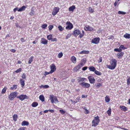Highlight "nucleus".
<instances>
[{
  "label": "nucleus",
  "mask_w": 130,
  "mask_h": 130,
  "mask_svg": "<svg viewBox=\"0 0 130 130\" xmlns=\"http://www.w3.org/2000/svg\"><path fill=\"white\" fill-rule=\"evenodd\" d=\"M117 60L115 59H112L110 62V65H107V67L108 68L111 70H113L115 69L117 65Z\"/></svg>",
  "instance_id": "f257e3e1"
},
{
  "label": "nucleus",
  "mask_w": 130,
  "mask_h": 130,
  "mask_svg": "<svg viewBox=\"0 0 130 130\" xmlns=\"http://www.w3.org/2000/svg\"><path fill=\"white\" fill-rule=\"evenodd\" d=\"M50 98L52 103H57L58 102V101L56 97L54 96V95H50Z\"/></svg>",
  "instance_id": "f03ea898"
},
{
  "label": "nucleus",
  "mask_w": 130,
  "mask_h": 130,
  "mask_svg": "<svg viewBox=\"0 0 130 130\" xmlns=\"http://www.w3.org/2000/svg\"><path fill=\"white\" fill-rule=\"evenodd\" d=\"M99 121L100 120L98 116H97L95 117L94 119L92 121V126H96L98 124Z\"/></svg>",
  "instance_id": "7ed1b4c3"
},
{
  "label": "nucleus",
  "mask_w": 130,
  "mask_h": 130,
  "mask_svg": "<svg viewBox=\"0 0 130 130\" xmlns=\"http://www.w3.org/2000/svg\"><path fill=\"white\" fill-rule=\"evenodd\" d=\"M18 93L17 92H14L11 93L9 96V98L11 100H12L17 95Z\"/></svg>",
  "instance_id": "20e7f679"
},
{
  "label": "nucleus",
  "mask_w": 130,
  "mask_h": 130,
  "mask_svg": "<svg viewBox=\"0 0 130 130\" xmlns=\"http://www.w3.org/2000/svg\"><path fill=\"white\" fill-rule=\"evenodd\" d=\"M17 98L20 99L21 101L25 99H27L28 98V97L26 95H21L17 97Z\"/></svg>",
  "instance_id": "39448f33"
},
{
  "label": "nucleus",
  "mask_w": 130,
  "mask_h": 130,
  "mask_svg": "<svg viewBox=\"0 0 130 130\" xmlns=\"http://www.w3.org/2000/svg\"><path fill=\"white\" fill-rule=\"evenodd\" d=\"M67 26L66 27V28L68 30H70L73 27L72 24L69 22H67L66 23Z\"/></svg>",
  "instance_id": "423d86ee"
},
{
  "label": "nucleus",
  "mask_w": 130,
  "mask_h": 130,
  "mask_svg": "<svg viewBox=\"0 0 130 130\" xmlns=\"http://www.w3.org/2000/svg\"><path fill=\"white\" fill-rule=\"evenodd\" d=\"M79 85L83 87L86 88H88L90 86L89 84L85 83V82L81 83H79Z\"/></svg>",
  "instance_id": "0eeeda50"
},
{
  "label": "nucleus",
  "mask_w": 130,
  "mask_h": 130,
  "mask_svg": "<svg viewBox=\"0 0 130 130\" xmlns=\"http://www.w3.org/2000/svg\"><path fill=\"white\" fill-rule=\"evenodd\" d=\"M100 40L99 38H95L92 40L91 42L94 44H97L99 43Z\"/></svg>",
  "instance_id": "6e6552de"
},
{
  "label": "nucleus",
  "mask_w": 130,
  "mask_h": 130,
  "mask_svg": "<svg viewBox=\"0 0 130 130\" xmlns=\"http://www.w3.org/2000/svg\"><path fill=\"white\" fill-rule=\"evenodd\" d=\"M88 78L89 80L90 83L91 84H93L94 83L95 79L92 76H88Z\"/></svg>",
  "instance_id": "1a4fd4ad"
},
{
  "label": "nucleus",
  "mask_w": 130,
  "mask_h": 130,
  "mask_svg": "<svg viewBox=\"0 0 130 130\" xmlns=\"http://www.w3.org/2000/svg\"><path fill=\"white\" fill-rule=\"evenodd\" d=\"M84 29L86 31L89 30L91 31L93 29V27L87 25L85 26L84 28Z\"/></svg>",
  "instance_id": "9d476101"
},
{
  "label": "nucleus",
  "mask_w": 130,
  "mask_h": 130,
  "mask_svg": "<svg viewBox=\"0 0 130 130\" xmlns=\"http://www.w3.org/2000/svg\"><path fill=\"white\" fill-rule=\"evenodd\" d=\"M52 65L50 66L51 70L50 71L51 73H52L56 70V66L54 64H52Z\"/></svg>",
  "instance_id": "9b49d317"
},
{
  "label": "nucleus",
  "mask_w": 130,
  "mask_h": 130,
  "mask_svg": "<svg viewBox=\"0 0 130 130\" xmlns=\"http://www.w3.org/2000/svg\"><path fill=\"white\" fill-rule=\"evenodd\" d=\"M80 33V31L78 29H76L74 30L73 35L76 36L79 34Z\"/></svg>",
  "instance_id": "f8f14e48"
},
{
  "label": "nucleus",
  "mask_w": 130,
  "mask_h": 130,
  "mask_svg": "<svg viewBox=\"0 0 130 130\" xmlns=\"http://www.w3.org/2000/svg\"><path fill=\"white\" fill-rule=\"evenodd\" d=\"M59 10V9H54L53 11L52 12V14L53 15H55Z\"/></svg>",
  "instance_id": "ddd939ff"
},
{
  "label": "nucleus",
  "mask_w": 130,
  "mask_h": 130,
  "mask_svg": "<svg viewBox=\"0 0 130 130\" xmlns=\"http://www.w3.org/2000/svg\"><path fill=\"white\" fill-rule=\"evenodd\" d=\"M78 80L79 82H84V81H86V79L84 78L79 77L78 79Z\"/></svg>",
  "instance_id": "4468645a"
},
{
  "label": "nucleus",
  "mask_w": 130,
  "mask_h": 130,
  "mask_svg": "<svg viewBox=\"0 0 130 130\" xmlns=\"http://www.w3.org/2000/svg\"><path fill=\"white\" fill-rule=\"evenodd\" d=\"M86 61V60L85 59H83L81 60V62L79 64L81 65V66H83L84 65Z\"/></svg>",
  "instance_id": "2eb2a0df"
},
{
  "label": "nucleus",
  "mask_w": 130,
  "mask_h": 130,
  "mask_svg": "<svg viewBox=\"0 0 130 130\" xmlns=\"http://www.w3.org/2000/svg\"><path fill=\"white\" fill-rule=\"evenodd\" d=\"M20 82L21 85H22V86L23 87L25 85L24 80L23 79L21 78L20 80Z\"/></svg>",
  "instance_id": "dca6fc26"
},
{
  "label": "nucleus",
  "mask_w": 130,
  "mask_h": 130,
  "mask_svg": "<svg viewBox=\"0 0 130 130\" xmlns=\"http://www.w3.org/2000/svg\"><path fill=\"white\" fill-rule=\"evenodd\" d=\"M82 67V66H81V65L79 63L77 67L74 68V69L75 71H77V70L79 69Z\"/></svg>",
  "instance_id": "f3484780"
},
{
  "label": "nucleus",
  "mask_w": 130,
  "mask_h": 130,
  "mask_svg": "<svg viewBox=\"0 0 130 130\" xmlns=\"http://www.w3.org/2000/svg\"><path fill=\"white\" fill-rule=\"evenodd\" d=\"M124 54V53L123 52H121L120 53H118L117 54V56L118 58L120 59Z\"/></svg>",
  "instance_id": "a211bd4d"
},
{
  "label": "nucleus",
  "mask_w": 130,
  "mask_h": 130,
  "mask_svg": "<svg viewBox=\"0 0 130 130\" xmlns=\"http://www.w3.org/2000/svg\"><path fill=\"white\" fill-rule=\"evenodd\" d=\"M41 43L44 44H46L47 43V41L45 39H42L41 40Z\"/></svg>",
  "instance_id": "6ab92c4d"
},
{
  "label": "nucleus",
  "mask_w": 130,
  "mask_h": 130,
  "mask_svg": "<svg viewBox=\"0 0 130 130\" xmlns=\"http://www.w3.org/2000/svg\"><path fill=\"white\" fill-rule=\"evenodd\" d=\"M21 125L22 126H28L29 125V123L26 121H24L22 122Z\"/></svg>",
  "instance_id": "aec40b11"
},
{
  "label": "nucleus",
  "mask_w": 130,
  "mask_h": 130,
  "mask_svg": "<svg viewBox=\"0 0 130 130\" xmlns=\"http://www.w3.org/2000/svg\"><path fill=\"white\" fill-rule=\"evenodd\" d=\"M89 69L90 71L93 72H94L95 70V69L93 66H90L89 67Z\"/></svg>",
  "instance_id": "412c9836"
},
{
  "label": "nucleus",
  "mask_w": 130,
  "mask_h": 130,
  "mask_svg": "<svg viewBox=\"0 0 130 130\" xmlns=\"http://www.w3.org/2000/svg\"><path fill=\"white\" fill-rule=\"evenodd\" d=\"M34 57L33 56H31L29 58V60L28 61L29 64H30L32 62L33 60Z\"/></svg>",
  "instance_id": "4be33fe9"
},
{
  "label": "nucleus",
  "mask_w": 130,
  "mask_h": 130,
  "mask_svg": "<svg viewBox=\"0 0 130 130\" xmlns=\"http://www.w3.org/2000/svg\"><path fill=\"white\" fill-rule=\"evenodd\" d=\"M124 37L126 38H130V34L126 33L124 35Z\"/></svg>",
  "instance_id": "5701e85b"
},
{
  "label": "nucleus",
  "mask_w": 130,
  "mask_h": 130,
  "mask_svg": "<svg viewBox=\"0 0 130 130\" xmlns=\"http://www.w3.org/2000/svg\"><path fill=\"white\" fill-rule=\"evenodd\" d=\"M39 99L42 102H43L44 101V98L43 95H40L39 96Z\"/></svg>",
  "instance_id": "b1692460"
},
{
  "label": "nucleus",
  "mask_w": 130,
  "mask_h": 130,
  "mask_svg": "<svg viewBox=\"0 0 130 130\" xmlns=\"http://www.w3.org/2000/svg\"><path fill=\"white\" fill-rule=\"evenodd\" d=\"M38 105V104L37 102H34L32 104L31 106L34 107H36Z\"/></svg>",
  "instance_id": "393cba45"
},
{
  "label": "nucleus",
  "mask_w": 130,
  "mask_h": 130,
  "mask_svg": "<svg viewBox=\"0 0 130 130\" xmlns=\"http://www.w3.org/2000/svg\"><path fill=\"white\" fill-rule=\"evenodd\" d=\"M120 107L122 110H123L124 111H125L127 110L126 108L124 106H120Z\"/></svg>",
  "instance_id": "a878e982"
},
{
  "label": "nucleus",
  "mask_w": 130,
  "mask_h": 130,
  "mask_svg": "<svg viewBox=\"0 0 130 130\" xmlns=\"http://www.w3.org/2000/svg\"><path fill=\"white\" fill-rule=\"evenodd\" d=\"M71 60L73 63H75L76 62V59L74 56H73L72 57Z\"/></svg>",
  "instance_id": "bb28decb"
},
{
  "label": "nucleus",
  "mask_w": 130,
  "mask_h": 130,
  "mask_svg": "<svg viewBox=\"0 0 130 130\" xmlns=\"http://www.w3.org/2000/svg\"><path fill=\"white\" fill-rule=\"evenodd\" d=\"M53 37V36L52 35H50L47 36V38L48 40H51Z\"/></svg>",
  "instance_id": "cd10ccee"
},
{
  "label": "nucleus",
  "mask_w": 130,
  "mask_h": 130,
  "mask_svg": "<svg viewBox=\"0 0 130 130\" xmlns=\"http://www.w3.org/2000/svg\"><path fill=\"white\" fill-rule=\"evenodd\" d=\"M89 52L88 51H86L85 50H83L80 53V54H88L89 53Z\"/></svg>",
  "instance_id": "c85d7f7f"
},
{
  "label": "nucleus",
  "mask_w": 130,
  "mask_h": 130,
  "mask_svg": "<svg viewBox=\"0 0 130 130\" xmlns=\"http://www.w3.org/2000/svg\"><path fill=\"white\" fill-rule=\"evenodd\" d=\"M17 87V85H14L13 86V87H11L10 89L11 90H13L14 89H16Z\"/></svg>",
  "instance_id": "c756f323"
},
{
  "label": "nucleus",
  "mask_w": 130,
  "mask_h": 130,
  "mask_svg": "<svg viewBox=\"0 0 130 130\" xmlns=\"http://www.w3.org/2000/svg\"><path fill=\"white\" fill-rule=\"evenodd\" d=\"M95 73L98 75H101V73L97 70H95L94 71Z\"/></svg>",
  "instance_id": "7c9ffc66"
},
{
  "label": "nucleus",
  "mask_w": 130,
  "mask_h": 130,
  "mask_svg": "<svg viewBox=\"0 0 130 130\" xmlns=\"http://www.w3.org/2000/svg\"><path fill=\"white\" fill-rule=\"evenodd\" d=\"M121 51L122 50H124L126 48L125 47H124L123 45H121L119 47Z\"/></svg>",
  "instance_id": "2f4dec72"
},
{
  "label": "nucleus",
  "mask_w": 130,
  "mask_h": 130,
  "mask_svg": "<svg viewBox=\"0 0 130 130\" xmlns=\"http://www.w3.org/2000/svg\"><path fill=\"white\" fill-rule=\"evenodd\" d=\"M58 28L59 30L62 31L64 30V28L62 27L61 26L59 25L58 27Z\"/></svg>",
  "instance_id": "473e14b6"
},
{
  "label": "nucleus",
  "mask_w": 130,
  "mask_h": 130,
  "mask_svg": "<svg viewBox=\"0 0 130 130\" xmlns=\"http://www.w3.org/2000/svg\"><path fill=\"white\" fill-rule=\"evenodd\" d=\"M17 118V115H14L13 116V120L15 121H16Z\"/></svg>",
  "instance_id": "72a5a7b5"
},
{
  "label": "nucleus",
  "mask_w": 130,
  "mask_h": 130,
  "mask_svg": "<svg viewBox=\"0 0 130 130\" xmlns=\"http://www.w3.org/2000/svg\"><path fill=\"white\" fill-rule=\"evenodd\" d=\"M118 13L119 14H122L123 15L125 14L126 13V12H124L123 11H119L118 12Z\"/></svg>",
  "instance_id": "f704fd0d"
},
{
  "label": "nucleus",
  "mask_w": 130,
  "mask_h": 130,
  "mask_svg": "<svg viewBox=\"0 0 130 130\" xmlns=\"http://www.w3.org/2000/svg\"><path fill=\"white\" fill-rule=\"evenodd\" d=\"M7 89V88L6 87H4L2 90V94L4 93L6 91V89Z\"/></svg>",
  "instance_id": "c9c22d12"
},
{
  "label": "nucleus",
  "mask_w": 130,
  "mask_h": 130,
  "mask_svg": "<svg viewBox=\"0 0 130 130\" xmlns=\"http://www.w3.org/2000/svg\"><path fill=\"white\" fill-rule=\"evenodd\" d=\"M130 77H128L127 79V84L128 85H129L130 84Z\"/></svg>",
  "instance_id": "e433bc0d"
},
{
  "label": "nucleus",
  "mask_w": 130,
  "mask_h": 130,
  "mask_svg": "<svg viewBox=\"0 0 130 130\" xmlns=\"http://www.w3.org/2000/svg\"><path fill=\"white\" fill-rule=\"evenodd\" d=\"M105 101L107 102H108L110 101V99L108 97L106 96L105 97Z\"/></svg>",
  "instance_id": "4c0bfd02"
},
{
  "label": "nucleus",
  "mask_w": 130,
  "mask_h": 130,
  "mask_svg": "<svg viewBox=\"0 0 130 130\" xmlns=\"http://www.w3.org/2000/svg\"><path fill=\"white\" fill-rule=\"evenodd\" d=\"M111 110L110 108L107 111V113L108 114L109 116H110L111 114Z\"/></svg>",
  "instance_id": "58836bf2"
},
{
  "label": "nucleus",
  "mask_w": 130,
  "mask_h": 130,
  "mask_svg": "<svg viewBox=\"0 0 130 130\" xmlns=\"http://www.w3.org/2000/svg\"><path fill=\"white\" fill-rule=\"evenodd\" d=\"M30 14L31 15H34L35 14V13L33 10H31Z\"/></svg>",
  "instance_id": "ea45409f"
},
{
  "label": "nucleus",
  "mask_w": 130,
  "mask_h": 130,
  "mask_svg": "<svg viewBox=\"0 0 130 130\" xmlns=\"http://www.w3.org/2000/svg\"><path fill=\"white\" fill-rule=\"evenodd\" d=\"M42 87L44 88H46L49 87V86L47 85H46L44 86L41 85L40 86V88H42Z\"/></svg>",
  "instance_id": "a19ab883"
},
{
  "label": "nucleus",
  "mask_w": 130,
  "mask_h": 130,
  "mask_svg": "<svg viewBox=\"0 0 130 130\" xmlns=\"http://www.w3.org/2000/svg\"><path fill=\"white\" fill-rule=\"evenodd\" d=\"M62 56H63V54H62V53L61 52V53H59L58 54V57L59 58H61V57H62Z\"/></svg>",
  "instance_id": "79ce46f5"
},
{
  "label": "nucleus",
  "mask_w": 130,
  "mask_h": 130,
  "mask_svg": "<svg viewBox=\"0 0 130 130\" xmlns=\"http://www.w3.org/2000/svg\"><path fill=\"white\" fill-rule=\"evenodd\" d=\"M47 24H44L42 25L41 27L42 28L45 29L47 27Z\"/></svg>",
  "instance_id": "37998d69"
},
{
  "label": "nucleus",
  "mask_w": 130,
  "mask_h": 130,
  "mask_svg": "<svg viewBox=\"0 0 130 130\" xmlns=\"http://www.w3.org/2000/svg\"><path fill=\"white\" fill-rule=\"evenodd\" d=\"M53 25H50L48 27V29L50 30H51L53 28Z\"/></svg>",
  "instance_id": "c03bdc74"
},
{
  "label": "nucleus",
  "mask_w": 130,
  "mask_h": 130,
  "mask_svg": "<svg viewBox=\"0 0 130 130\" xmlns=\"http://www.w3.org/2000/svg\"><path fill=\"white\" fill-rule=\"evenodd\" d=\"M114 51L116 52H119L121 51L120 49L119 48V49L118 48H115L114 49Z\"/></svg>",
  "instance_id": "a18cd8bd"
},
{
  "label": "nucleus",
  "mask_w": 130,
  "mask_h": 130,
  "mask_svg": "<svg viewBox=\"0 0 130 130\" xmlns=\"http://www.w3.org/2000/svg\"><path fill=\"white\" fill-rule=\"evenodd\" d=\"M84 109L85 110V111L86 112L85 113L86 114H88L89 113V112L87 109L86 107H85L84 108Z\"/></svg>",
  "instance_id": "49530a36"
},
{
  "label": "nucleus",
  "mask_w": 130,
  "mask_h": 130,
  "mask_svg": "<svg viewBox=\"0 0 130 130\" xmlns=\"http://www.w3.org/2000/svg\"><path fill=\"white\" fill-rule=\"evenodd\" d=\"M21 68H20L16 70L15 71V72L16 73H19L21 72Z\"/></svg>",
  "instance_id": "de8ad7c7"
},
{
  "label": "nucleus",
  "mask_w": 130,
  "mask_h": 130,
  "mask_svg": "<svg viewBox=\"0 0 130 130\" xmlns=\"http://www.w3.org/2000/svg\"><path fill=\"white\" fill-rule=\"evenodd\" d=\"M89 11L91 13H92L94 11L93 9H89Z\"/></svg>",
  "instance_id": "09e8293b"
},
{
  "label": "nucleus",
  "mask_w": 130,
  "mask_h": 130,
  "mask_svg": "<svg viewBox=\"0 0 130 130\" xmlns=\"http://www.w3.org/2000/svg\"><path fill=\"white\" fill-rule=\"evenodd\" d=\"M102 61V57H100L99 58V60H98L99 63L101 62Z\"/></svg>",
  "instance_id": "8fccbe9b"
},
{
  "label": "nucleus",
  "mask_w": 130,
  "mask_h": 130,
  "mask_svg": "<svg viewBox=\"0 0 130 130\" xmlns=\"http://www.w3.org/2000/svg\"><path fill=\"white\" fill-rule=\"evenodd\" d=\"M102 85V84L100 83H98L97 84V85H96V87H101Z\"/></svg>",
  "instance_id": "3c124183"
},
{
  "label": "nucleus",
  "mask_w": 130,
  "mask_h": 130,
  "mask_svg": "<svg viewBox=\"0 0 130 130\" xmlns=\"http://www.w3.org/2000/svg\"><path fill=\"white\" fill-rule=\"evenodd\" d=\"M59 111L62 114H63L65 112V111H64V110H59Z\"/></svg>",
  "instance_id": "603ef678"
},
{
  "label": "nucleus",
  "mask_w": 130,
  "mask_h": 130,
  "mask_svg": "<svg viewBox=\"0 0 130 130\" xmlns=\"http://www.w3.org/2000/svg\"><path fill=\"white\" fill-rule=\"evenodd\" d=\"M25 9H18V11H24L25 10Z\"/></svg>",
  "instance_id": "864d4df0"
},
{
  "label": "nucleus",
  "mask_w": 130,
  "mask_h": 130,
  "mask_svg": "<svg viewBox=\"0 0 130 130\" xmlns=\"http://www.w3.org/2000/svg\"><path fill=\"white\" fill-rule=\"evenodd\" d=\"M87 68V67H83L82 69V70L83 71H85L86 70Z\"/></svg>",
  "instance_id": "5fc2aeb1"
},
{
  "label": "nucleus",
  "mask_w": 130,
  "mask_h": 130,
  "mask_svg": "<svg viewBox=\"0 0 130 130\" xmlns=\"http://www.w3.org/2000/svg\"><path fill=\"white\" fill-rule=\"evenodd\" d=\"M25 127H21L18 130H25Z\"/></svg>",
  "instance_id": "6e6d98bb"
},
{
  "label": "nucleus",
  "mask_w": 130,
  "mask_h": 130,
  "mask_svg": "<svg viewBox=\"0 0 130 130\" xmlns=\"http://www.w3.org/2000/svg\"><path fill=\"white\" fill-rule=\"evenodd\" d=\"M22 77L23 79H25L26 78V74H25L24 73L23 74Z\"/></svg>",
  "instance_id": "4d7b16f0"
},
{
  "label": "nucleus",
  "mask_w": 130,
  "mask_h": 130,
  "mask_svg": "<svg viewBox=\"0 0 130 130\" xmlns=\"http://www.w3.org/2000/svg\"><path fill=\"white\" fill-rule=\"evenodd\" d=\"M84 35V34H83V33L80 34V35H79V37H80V38H81L83 37Z\"/></svg>",
  "instance_id": "13d9d810"
},
{
  "label": "nucleus",
  "mask_w": 130,
  "mask_h": 130,
  "mask_svg": "<svg viewBox=\"0 0 130 130\" xmlns=\"http://www.w3.org/2000/svg\"><path fill=\"white\" fill-rule=\"evenodd\" d=\"M51 73H50V72H45V74L44 75H47L48 74H50Z\"/></svg>",
  "instance_id": "bf43d9fd"
},
{
  "label": "nucleus",
  "mask_w": 130,
  "mask_h": 130,
  "mask_svg": "<svg viewBox=\"0 0 130 130\" xmlns=\"http://www.w3.org/2000/svg\"><path fill=\"white\" fill-rule=\"evenodd\" d=\"M51 41H57V39L56 38L53 39L52 38Z\"/></svg>",
  "instance_id": "052dcab7"
},
{
  "label": "nucleus",
  "mask_w": 130,
  "mask_h": 130,
  "mask_svg": "<svg viewBox=\"0 0 130 130\" xmlns=\"http://www.w3.org/2000/svg\"><path fill=\"white\" fill-rule=\"evenodd\" d=\"M21 42H25V40H24L23 38H22L21 39Z\"/></svg>",
  "instance_id": "680f3d73"
},
{
  "label": "nucleus",
  "mask_w": 130,
  "mask_h": 130,
  "mask_svg": "<svg viewBox=\"0 0 130 130\" xmlns=\"http://www.w3.org/2000/svg\"><path fill=\"white\" fill-rule=\"evenodd\" d=\"M69 10L70 11H71L72 12H73V11L74 9H69Z\"/></svg>",
  "instance_id": "e2e57ef3"
},
{
  "label": "nucleus",
  "mask_w": 130,
  "mask_h": 130,
  "mask_svg": "<svg viewBox=\"0 0 130 130\" xmlns=\"http://www.w3.org/2000/svg\"><path fill=\"white\" fill-rule=\"evenodd\" d=\"M11 52H12L13 53H14L15 51V50L14 49H12L11 50Z\"/></svg>",
  "instance_id": "0e129e2a"
},
{
  "label": "nucleus",
  "mask_w": 130,
  "mask_h": 130,
  "mask_svg": "<svg viewBox=\"0 0 130 130\" xmlns=\"http://www.w3.org/2000/svg\"><path fill=\"white\" fill-rule=\"evenodd\" d=\"M114 38L112 36H110V37H109V38L108 39H113Z\"/></svg>",
  "instance_id": "69168bd1"
},
{
  "label": "nucleus",
  "mask_w": 130,
  "mask_h": 130,
  "mask_svg": "<svg viewBox=\"0 0 130 130\" xmlns=\"http://www.w3.org/2000/svg\"><path fill=\"white\" fill-rule=\"evenodd\" d=\"M69 8H75V6L73 5L72 6L70 7Z\"/></svg>",
  "instance_id": "338daca9"
},
{
  "label": "nucleus",
  "mask_w": 130,
  "mask_h": 130,
  "mask_svg": "<svg viewBox=\"0 0 130 130\" xmlns=\"http://www.w3.org/2000/svg\"><path fill=\"white\" fill-rule=\"evenodd\" d=\"M118 3L117 2H116V1L114 3V6H116L118 4Z\"/></svg>",
  "instance_id": "774afa93"
}]
</instances>
